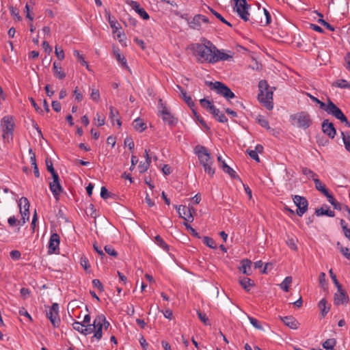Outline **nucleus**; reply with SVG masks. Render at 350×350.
I'll use <instances>...</instances> for the list:
<instances>
[{
	"mask_svg": "<svg viewBox=\"0 0 350 350\" xmlns=\"http://www.w3.org/2000/svg\"><path fill=\"white\" fill-rule=\"evenodd\" d=\"M215 46L206 38L202 40V43H195L191 46L193 54L200 62H207L213 64Z\"/></svg>",
	"mask_w": 350,
	"mask_h": 350,
	"instance_id": "1",
	"label": "nucleus"
},
{
	"mask_svg": "<svg viewBox=\"0 0 350 350\" xmlns=\"http://www.w3.org/2000/svg\"><path fill=\"white\" fill-rule=\"evenodd\" d=\"M193 152L198 157L199 163L202 166L204 172L210 176H213L215 172V168L213 167L214 160L208 149L204 146L197 145L195 146Z\"/></svg>",
	"mask_w": 350,
	"mask_h": 350,
	"instance_id": "2",
	"label": "nucleus"
},
{
	"mask_svg": "<svg viewBox=\"0 0 350 350\" xmlns=\"http://www.w3.org/2000/svg\"><path fill=\"white\" fill-rule=\"evenodd\" d=\"M259 93L258 99L267 109L271 110L273 107V88H270L265 80H261L258 83Z\"/></svg>",
	"mask_w": 350,
	"mask_h": 350,
	"instance_id": "3",
	"label": "nucleus"
},
{
	"mask_svg": "<svg viewBox=\"0 0 350 350\" xmlns=\"http://www.w3.org/2000/svg\"><path fill=\"white\" fill-rule=\"evenodd\" d=\"M323 110L327 114L332 115L336 119L339 120L341 122L344 123L346 126L350 127V122L345 116L343 112L338 108L330 99H328L327 103H325Z\"/></svg>",
	"mask_w": 350,
	"mask_h": 350,
	"instance_id": "4",
	"label": "nucleus"
},
{
	"mask_svg": "<svg viewBox=\"0 0 350 350\" xmlns=\"http://www.w3.org/2000/svg\"><path fill=\"white\" fill-rule=\"evenodd\" d=\"M206 83L211 90L215 91L217 94L224 97L227 100L233 98L235 96L232 90L220 81H206Z\"/></svg>",
	"mask_w": 350,
	"mask_h": 350,
	"instance_id": "5",
	"label": "nucleus"
},
{
	"mask_svg": "<svg viewBox=\"0 0 350 350\" xmlns=\"http://www.w3.org/2000/svg\"><path fill=\"white\" fill-rule=\"evenodd\" d=\"M2 137L5 142H9L12 139L14 124L11 116H7L2 118L1 122Z\"/></svg>",
	"mask_w": 350,
	"mask_h": 350,
	"instance_id": "6",
	"label": "nucleus"
},
{
	"mask_svg": "<svg viewBox=\"0 0 350 350\" xmlns=\"http://www.w3.org/2000/svg\"><path fill=\"white\" fill-rule=\"evenodd\" d=\"M293 124L299 128L308 129L312 124L310 115L305 111L297 113L291 116Z\"/></svg>",
	"mask_w": 350,
	"mask_h": 350,
	"instance_id": "7",
	"label": "nucleus"
},
{
	"mask_svg": "<svg viewBox=\"0 0 350 350\" xmlns=\"http://www.w3.org/2000/svg\"><path fill=\"white\" fill-rule=\"evenodd\" d=\"M29 202L25 197H22L18 201V207L22 218L18 221L20 226H23L29 219Z\"/></svg>",
	"mask_w": 350,
	"mask_h": 350,
	"instance_id": "8",
	"label": "nucleus"
},
{
	"mask_svg": "<svg viewBox=\"0 0 350 350\" xmlns=\"http://www.w3.org/2000/svg\"><path fill=\"white\" fill-rule=\"evenodd\" d=\"M235 1L234 10L237 12L240 18L245 21H247L250 16L248 10L250 5L247 3L246 0H235Z\"/></svg>",
	"mask_w": 350,
	"mask_h": 350,
	"instance_id": "9",
	"label": "nucleus"
},
{
	"mask_svg": "<svg viewBox=\"0 0 350 350\" xmlns=\"http://www.w3.org/2000/svg\"><path fill=\"white\" fill-rule=\"evenodd\" d=\"M59 304L53 303L48 310H46V315L49 319L54 327H58L60 325V318L59 316Z\"/></svg>",
	"mask_w": 350,
	"mask_h": 350,
	"instance_id": "10",
	"label": "nucleus"
},
{
	"mask_svg": "<svg viewBox=\"0 0 350 350\" xmlns=\"http://www.w3.org/2000/svg\"><path fill=\"white\" fill-rule=\"evenodd\" d=\"M293 200L297 207V214L301 217L308 210V203L307 200L304 197L298 195L294 196Z\"/></svg>",
	"mask_w": 350,
	"mask_h": 350,
	"instance_id": "11",
	"label": "nucleus"
},
{
	"mask_svg": "<svg viewBox=\"0 0 350 350\" xmlns=\"http://www.w3.org/2000/svg\"><path fill=\"white\" fill-rule=\"evenodd\" d=\"M49 188L54 198L56 200H58L61 193L63 191V188L60 185L58 175H54V177H53V181L49 184Z\"/></svg>",
	"mask_w": 350,
	"mask_h": 350,
	"instance_id": "12",
	"label": "nucleus"
},
{
	"mask_svg": "<svg viewBox=\"0 0 350 350\" xmlns=\"http://www.w3.org/2000/svg\"><path fill=\"white\" fill-rule=\"evenodd\" d=\"M232 54L233 53L231 51H228V53H226L225 50H219L215 46L213 64L217 63L220 61H228L232 59Z\"/></svg>",
	"mask_w": 350,
	"mask_h": 350,
	"instance_id": "13",
	"label": "nucleus"
},
{
	"mask_svg": "<svg viewBox=\"0 0 350 350\" xmlns=\"http://www.w3.org/2000/svg\"><path fill=\"white\" fill-rule=\"evenodd\" d=\"M209 23L208 18L202 14H197L194 16L193 19L189 23V27L194 29H200L201 27V23Z\"/></svg>",
	"mask_w": 350,
	"mask_h": 350,
	"instance_id": "14",
	"label": "nucleus"
},
{
	"mask_svg": "<svg viewBox=\"0 0 350 350\" xmlns=\"http://www.w3.org/2000/svg\"><path fill=\"white\" fill-rule=\"evenodd\" d=\"M60 243V238L57 233H53L49 239V253H55L56 250L59 249Z\"/></svg>",
	"mask_w": 350,
	"mask_h": 350,
	"instance_id": "15",
	"label": "nucleus"
},
{
	"mask_svg": "<svg viewBox=\"0 0 350 350\" xmlns=\"http://www.w3.org/2000/svg\"><path fill=\"white\" fill-rule=\"evenodd\" d=\"M322 131L324 134L327 135L329 137L334 138L336 131L332 122H329L328 120H324L322 122Z\"/></svg>",
	"mask_w": 350,
	"mask_h": 350,
	"instance_id": "16",
	"label": "nucleus"
},
{
	"mask_svg": "<svg viewBox=\"0 0 350 350\" xmlns=\"http://www.w3.org/2000/svg\"><path fill=\"white\" fill-rule=\"evenodd\" d=\"M176 209L180 216V217L183 218L184 220L188 222L193 221V216L191 213V211L189 208L186 206L179 205L176 206Z\"/></svg>",
	"mask_w": 350,
	"mask_h": 350,
	"instance_id": "17",
	"label": "nucleus"
},
{
	"mask_svg": "<svg viewBox=\"0 0 350 350\" xmlns=\"http://www.w3.org/2000/svg\"><path fill=\"white\" fill-rule=\"evenodd\" d=\"M160 113L162 116L163 120L169 125H174L176 124V119L170 113L167 108L162 106L160 109Z\"/></svg>",
	"mask_w": 350,
	"mask_h": 350,
	"instance_id": "18",
	"label": "nucleus"
},
{
	"mask_svg": "<svg viewBox=\"0 0 350 350\" xmlns=\"http://www.w3.org/2000/svg\"><path fill=\"white\" fill-rule=\"evenodd\" d=\"M337 293L334 295V303L336 305H340L347 303L349 301V297L347 293L342 289L341 287H338Z\"/></svg>",
	"mask_w": 350,
	"mask_h": 350,
	"instance_id": "19",
	"label": "nucleus"
},
{
	"mask_svg": "<svg viewBox=\"0 0 350 350\" xmlns=\"http://www.w3.org/2000/svg\"><path fill=\"white\" fill-rule=\"evenodd\" d=\"M100 321L101 320L100 319L95 318L93 323L92 324L94 328V334L92 338H96L97 340H100L103 336L102 329L103 327L102 326V324H100Z\"/></svg>",
	"mask_w": 350,
	"mask_h": 350,
	"instance_id": "20",
	"label": "nucleus"
},
{
	"mask_svg": "<svg viewBox=\"0 0 350 350\" xmlns=\"http://www.w3.org/2000/svg\"><path fill=\"white\" fill-rule=\"evenodd\" d=\"M109 119L112 123V124L114 125L115 122L117 123L118 127L120 128L122 125V122L120 121V119L119 118V112L118 111L114 108L112 106L109 107Z\"/></svg>",
	"mask_w": 350,
	"mask_h": 350,
	"instance_id": "21",
	"label": "nucleus"
},
{
	"mask_svg": "<svg viewBox=\"0 0 350 350\" xmlns=\"http://www.w3.org/2000/svg\"><path fill=\"white\" fill-rule=\"evenodd\" d=\"M241 265L239 267L240 271L247 275H250L252 273L251 271V265H252V261L248 259H244L241 261Z\"/></svg>",
	"mask_w": 350,
	"mask_h": 350,
	"instance_id": "22",
	"label": "nucleus"
},
{
	"mask_svg": "<svg viewBox=\"0 0 350 350\" xmlns=\"http://www.w3.org/2000/svg\"><path fill=\"white\" fill-rule=\"evenodd\" d=\"M212 113L214 116V118L221 123H226L228 122V119L226 117L225 114L220 111L219 109L215 107L214 109L212 108V111L210 112Z\"/></svg>",
	"mask_w": 350,
	"mask_h": 350,
	"instance_id": "23",
	"label": "nucleus"
},
{
	"mask_svg": "<svg viewBox=\"0 0 350 350\" xmlns=\"http://www.w3.org/2000/svg\"><path fill=\"white\" fill-rule=\"evenodd\" d=\"M282 321L291 329H295L297 328L298 322L293 317H280Z\"/></svg>",
	"mask_w": 350,
	"mask_h": 350,
	"instance_id": "24",
	"label": "nucleus"
},
{
	"mask_svg": "<svg viewBox=\"0 0 350 350\" xmlns=\"http://www.w3.org/2000/svg\"><path fill=\"white\" fill-rule=\"evenodd\" d=\"M53 70L56 78L63 79L66 77V73L62 70V67L57 62L53 63Z\"/></svg>",
	"mask_w": 350,
	"mask_h": 350,
	"instance_id": "25",
	"label": "nucleus"
},
{
	"mask_svg": "<svg viewBox=\"0 0 350 350\" xmlns=\"http://www.w3.org/2000/svg\"><path fill=\"white\" fill-rule=\"evenodd\" d=\"M239 284L246 291H250L251 287L254 285V282L249 278L239 279Z\"/></svg>",
	"mask_w": 350,
	"mask_h": 350,
	"instance_id": "26",
	"label": "nucleus"
},
{
	"mask_svg": "<svg viewBox=\"0 0 350 350\" xmlns=\"http://www.w3.org/2000/svg\"><path fill=\"white\" fill-rule=\"evenodd\" d=\"M319 308L321 310V315L323 317H325L326 314L329 312L330 306H327V301L325 298L322 299L318 304Z\"/></svg>",
	"mask_w": 350,
	"mask_h": 350,
	"instance_id": "27",
	"label": "nucleus"
},
{
	"mask_svg": "<svg viewBox=\"0 0 350 350\" xmlns=\"http://www.w3.org/2000/svg\"><path fill=\"white\" fill-rule=\"evenodd\" d=\"M133 126L139 132H142L146 129V124L139 118L133 121Z\"/></svg>",
	"mask_w": 350,
	"mask_h": 350,
	"instance_id": "28",
	"label": "nucleus"
},
{
	"mask_svg": "<svg viewBox=\"0 0 350 350\" xmlns=\"http://www.w3.org/2000/svg\"><path fill=\"white\" fill-rule=\"evenodd\" d=\"M178 90H180L182 97L185 101V103L188 105L189 107H191L194 105V103L190 96H187V92L179 85L177 86Z\"/></svg>",
	"mask_w": 350,
	"mask_h": 350,
	"instance_id": "29",
	"label": "nucleus"
},
{
	"mask_svg": "<svg viewBox=\"0 0 350 350\" xmlns=\"http://www.w3.org/2000/svg\"><path fill=\"white\" fill-rule=\"evenodd\" d=\"M114 55L117 62L122 68H129L125 57L119 53V51H114Z\"/></svg>",
	"mask_w": 350,
	"mask_h": 350,
	"instance_id": "30",
	"label": "nucleus"
},
{
	"mask_svg": "<svg viewBox=\"0 0 350 350\" xmlns=\"http://www.w3.org/2000/svg\"><path fill=\"white\" fill-rule=\"evenodd\" d=\"M107 21L110 25V27L113 29V33H116L118 30V23L117 20L111 16L109 13H107Z\"/></svg>",
	"mask_w": 350,
	"mask_h": 350,
	"instance_id": "31",
	"label": "nucleus"
},
{
	"mask_svg": "<svg viewBox=\"0 0 350 350\" xmlns=\"http://www.w3.org/2000/svg\"><path fill=\"white\" fill-rule=\"evenodd\" d=\"M315 213L317 216H323V215H327L328 217H333L335 216V213L334 211H332L330 209H324L323 208H320L319 209H317L315 211Z\"/></svg>",
	"mask_w": 350,
	"mask_h": 350,
	"instance_id": "32",
	"label": "nucleus"
},
{
	"mask_svg": "<svg viewBox=\"0 0 350 350\" xmlns=\"http://www.w3.org/2000/svg\"><path fill=\"white\" fill-rule=\"evenodd\" d=\"M314 183L315 184V188L321 192L323 195L328 194V191L325 188V185H323L321 180L319 179V178H315L314 180Z\"/></svg>",
	"mask_w": 350,
	"mask_h": 350,
	"instance_id": "33",
	"label": "nucleus"
},
{
	"mask_svg": "<svg viewBox=\"0 0 350 350\" xmlns=\"http://www.w3.org/2000/svg\"><path fill=\"white\" fill-rule=\"evenodd\" d=\"M336 340L334 338H329L323 343V347L325 350H334Z\"/></svg>",
	"mask_w": 350,
	"mask_h": 350,
	"instance_id": "34",
	"label": "nucleus"
},
{
	"mask_svg": "<svg viewBox=\"0 0 350 350\" xmlns=\"http://www.w3.org/2000/svg\"><path fill=\"white\" fill-rule=\"evenodd\" d=\"M291 282H292V277L287 276L284 278V280L280 284V287L285 292H288Z\"/></svg>",
	"mask_w": 350,
	"mask_h": 350,
	"instance_id": "35",
	"label": "nucleus"
},
{
	"mask_svg": "<svg viewBox=\"0 0 350 350\" xmlns=\"http://www.w3.org/2000/svg\"><path fill=\"white\" fill-rule=\"evenodd\" d=\"M200 103L202 105V107L205 108L209 112L212 111V108L214 109L215 107V106L212 103V102L206 98L200 99Z\"/></svg>",
	"mask_w": 350,
	"mask_h": 350,
	"instance_id": "36",
	"label": "nucleus"
},
{
	"mask_svg": "<svg viewBox=\"0 0 350 350\" xmlns=\"http://www.w3.org/2000/svg\"><path fill=\"white\" fill-rule=\"evenodd\" d=\"M257 122L263 128L270 129L269 121L262 116H258L256 118Z\"/></svg>",
	"mask_w": 350,
	"mask_h": 350,
	"instance_id": "37",
	"label": "nucleus"
},
{
	"mask_svg": "<svg viewBox=\"0 0 350 350\" xmlns=\"http://www.w3.org/2000/svg\"><path fill=\"white\" fill-rule=\"evenodd\" d=\"M341 135L345 147L350 152V135L348 133H345L344 132H342Z\"/></svg>",
	"mask_w": 350,
	"mask_h": 350,
	"instance_id": "38",
	"label": "nucleus"
},
{
	"mask_svg": "<svg viewBox=\"0 0 350 350\" xmlns=\"http://www.w3.org/2000/svg\"><path fill=\"white\" fill-rule=\"evenodd\" d=\"M302 173L303 174H304L305 176H306L308 177V178L309 179H312L313 180L318 178V175L314 173L313 171H312L309 168H307V167H304L302 169Z\"/></svg>",
	"mask_w": 350,
	"mask_h": 350,
	"instance_id": "39",
	"label": "nucleus"
},
{
	"mask_svg": "<svg viewBox=\"0 0 350 350\" xmlns=\"http://www.w3.org/2000/svg\"><path fill=\"white\" fill-rule=\"evenodd\" d=\"M155 243L163 250L167 251L168 250V245L163 241V239L159 236L155 237Z\"/></svg>",
	"mask_w": 350,
	"mask_h": 350,
	"instance_id": "40",
	"label": "nucleus"
},
{
	"mask_svg": "<svg viewBox=\"0 0 350 350\" xmlns=\"http://www.w3.org/2000/svg\"><path fill=\"white\" fill-rule=\"evenodd\" d=\"M317 14H318V16H319L321 17V18L317 20V22L319 23H320L321 25H322L324 27H325L329 31H334V27L332 26L330 24H329L327 22H326L324 19H323V14H322L319 13V12H317Z\"/></svg>",
	"mask_w": 350,
	"mask_h": 350,
	"instance_id": "41",
	"label": "nucleus"
},
{
	"mask_svg": "<svg viewBox=\"0 0 350 350\" xmlns=\"http://www.w3.org/2000/svg\"><path fill=\"white\" fill-rule=\"evenodd\" d=\"M334 85L340 88H349L350 84L345 79H340L334 83Z\"/></svg>",
	"mask_w": 350,
	"mask_h": 350,
	"instance_id": "42",
	"label": "nucleus"
},
{
	"mask_svg": "<svg viewBox=\"0 0 350 350\" xmlns=\"http://www.w3.org/2000/svg\"><path fill=\"white\" fill-rule=\"evenodd\" d=\"M222 170L225 173H227L228 174H229V176L232 178H235L237 176L236 172L232 167H230L228 164L224 165V169Z\"/></svg>",
	"mask_w": 350,
	"mask_h": 350,
	"instance_id": "43",
	"label": "nucleus"
},
{
	"mask_svg": "<svg viewBox=\"0 0 350 350\" xmlns=\"http://www.w3.org/2000/svg\"><path fill=\"white\" fill-rule=\"evenodd\" d=\"M250 323L257 329L262 330L263 327L261 325L260 321L254 317L248 316L247 317Z\"/></svg>",
	"mask_w": 350,
	"mask_h": 350,
	"instance_id": "44",
	"label": "nucleus"
},
{
	"mask_svg": "<svg viewBox=\"0 0 350 350\" xmlns=\"http://www.w3.org/2000/svg\"><path fill=\"white\" fill-rule=\"evenodd\" d=\"M208 9L211 12V13L213 14H214L215 16V17L217 18H218L220 21H221L223 23L226 24L227 25H228L230 27L232 26V25L228 21H227L219 13H218L213 9L211 8L210 7H208Z\"/></svg>",
	"mask_w": 350,
	"mask_h": 350,
	"instance_id": "45",
	"label": "nucleus"
},
{
	"mask_svg": "<svg viewBox=\"0 0 350 350\" xmlns=\"http://www.w3.org/2000/svg\"><path fill=\"white\" fill-rule=\"evenodd\" d=\"M203 242L206 246L211 248L215 249L217 247L215 241L211 237H204L203 238Z\"/></svg>",
	"mask_w": 350,
	"mask_h": 350,
	"instance_id": "46",
	"label": "nucleus"
},
{
	"mask_svg": "<svg viewBox=\"0 0 350 350\" xmlns=\"http://www.w3.org/2000/svg\"><path fill=\"white\" fill-rule=\"evenodd\" d=\"M90 98L95 102H98L99 100L100 92L98 89H96V88L91 89Z\"/></svg>",
	"mask_w": 350,
	"mask_h": 350,
	"instance_id": "47",
	"label": "nucleus"
},
{
	"mask_svg": "<svg viewBox=\"0 0 350 350\" xmlns=\"http://www.w3.org/2000/svg\"><path fill=\"white\" fill-rule=\"evenodd\" d=\"M46 165L47 170L51 174L53 177H54V175H58L53 167V165L51 159H46Z\"/></svg>",
	"mask_w": 350,
	"mask_h": 350,
	"instance_id": "48",
	"label": "nucleus"
},
{
	"mask_svg": "<svg viewBox=\"0 0 350 350\" xmlns=\"http://www.w3.org/2000/svg\"><path fill=\"white\" fill-rule=\"evenodd\" d=\"M337 245L340 249V252L349 260H350V250L347 247H345L340 245L339 242L337 243Z\"/></svg>",
	"mask_w": 350,
	"mask_h": 350,
	"instance_id": "49",
	"label": "nucleus"
},
{
	"mask_svg": "<svg viewBox=\"0 0 350 350\" xmlns=\"http://www.w3.org/2000/svg\"><path fill=\"white\" fill-rule=\"evenodd\" d=\"M85 327V325L83 324L81 322L79 321H75L72 323V327L75 330L79 332V333L82 334V332L83 331V327Z\"/></svg>",
	"mask_w": 350,
	"mask_h": 350,
	"instance_id": "50",
	"label": "nucleus"
},
{
	"mask_svg": "<svg viewBox=\"0 0 350 350\" xmlns=\"http://www.w3.org/2000/svg\"><path fill=\"white\" fill-rule=\"evenodd\" d=\"M75 57H76L81 62V64L83 66H86L88 67L87 62L84 59L83 55L79 53V51H74L73 52Z\"/></svg>",
	"mask_w": 350,
	"mask_h": 350,
	"instance_id": "51",
	"label": "nucleus"
},
{
	"mask_svg": "<svg viewBox=\"0 0 350 350\" xmlns=\"http://www.w3.org/2000/svg\"><path fill=\"white\" fill-rule=\"evenodd\" d=\"M55 53L59 60H62L65 57L64 50L57 46L55 47Z\"/></svg>",
	"mask_w": 350,
	"mask_h": 350,
	"instance_id": "52",
	"label": "nucleus"
},
{
	"mask_svg": "<svg viewBox=\"0 0 350 350\" xmlns=\"http://www.w3.org/2000/svg\"><path fill=\"white\" fill-rule=\"evenodd\" d=\"M96 318L100 319L101 320L100 324H102V326L103 327V328H105V329H107L109 328V327L110 326V324L106 320V318L104 315H103V314L98 315Z\"/></svg>",
	"mask_w": 350,
	"mask_h": 350,
	"instance_id": "53",
	"label": "nucleus"
},
{
	"mask_svg": "<svg viewBox=\"0 0 350 350\" xmlns=\"http://www.w3.org/2000/svg\"><path fill=\"white\" fill-rule=\"evenodd\" d=\"M104 249L105 252L111 256L116 257L118 255V253L115 251V250L111 245H105Z\"/></svg>",
	"mask_w": 350,
	"mask_h": 350,
	"instance_id": "54",
	"label": "nucleus"
},
{
	"mask_svg": "<svg viewBox=\"0 0 350 350\" xmlns=\"http://www.w3.org/2000/svg\"><path fill=\"white\" fill-rule=\"evenodd\" d=\"M94 332V326L92 325V324H89L88 325H85V327H83V331L82 332V334L86 336L88 334H90Z\"/></svg>",
	"mask_w": 350,
	"mask_h": 350,
	"instance_id": "55",
	"label": "nucleus"
},
{
	"mask_svg": "<svg viewBox=\"0 0 350 350\" xmlns=\"http://www.w3.org/2000/svg\"><path fill=\"white\" fill-rule=\"evenodd\" d=\"M327 198L328 202L334 206L335 208H339L338 207V203L336 202L335 198L332 195H331L329 192L328 194L324 195Z\"/></svg>",
	"mask_w": 350,
	"mask_h": 350,
	"instance_id": "56",
	"label": "nucleus"
},
{
	"mask_svg": "<svg viewBox=\"0 0 350 350\" xmlns=\"http://www.w3.org/2000/svg\"><path fill=\"white\" fill-rule=\"evenodd\" d=\"M80 264L85 270H87L90 267L89 260L84 256L81 257Z\"/></svg>",
	"mask_w": 350,
	"mask_h": 350,
	"instance_id": "57",
	"label": "nucleus"
},
{
	"mask_svg": "<svg viewBox=\"0 0 350 350\" xmlns=\"http://www.w3.org/2000/svg\"><path fill=\"white\" fill-rule=\"evenodd\" d=\"M329 273L331 279L332 280V281L334 283V284L336 285V286L337 288L341 287V285L340 284V283L338 282V281L337 280L336 275L334 273L333 270L332 269L329 271Z\"/></svg>",
	"mask_w": 350,
	"mask_h": 350,
	"instance_id": "58",
	"label": "nucleus"
},
{
	"mask_svg": "<svg viewBox=\"0 0 350 350\" xmlns=\"http://www.w3.org/2000/svg\"><path fill=\"white\" fill-rule=\"evenodd\" d=\"M92 285L94 287L97 288L100 291H104V286L98 279H94L92 280Z\"/></svg>",
	"mask_w": 350,
	"mask_h": 350,
	"instance_id": "59",
	"label": "nucleus"
},
{
	"mask_svg": "<svg viewBox=\"0 0 350 350\" xmlns=\"http://www.w3.org/2000/svg\"><path fill=\"white\" fill-rule=\"evenodd\" d=\"M247 152L252 159L255 160L257 162L260 161V159L256 151H255L254 150H247Z\"/></svg>",
	"mask_w": 350,
	"mask_h": 350,
	"instance_id": "60",
	"label": "nucleus"
},
{
	"mask_svg": "<svg viewBox=\"0 0 350 350\" xmlns=\"http://www.w3.org/2000/svg\"><path fill=\"white\" fill-rule=\"evenodd\" d=\"M143 19L147 20L150 18L149 14L148 12L144 9H138L137 12Z\"/></svg>",
	"mask_w": 350,
	"mask_h": 350,
	"instance_id": "61",
	"label": "nucleus"
},
{
	"mask_svg": "<svg viewBox=\"0 0 350 350\" xmlns=\"http://www.w3.org/2000/svg\"><path fill=\"white\" fill-rule=\"evenodd\" d=\"M10 256L13 260H18L21 258V254L18 250H12Z\"/></svg>",
	"mask_w": 350,
	"mask_h": 350,
	"instance_id": "62",
	"label": "nucleus"
},
{
	"mask_svg": "<svg viewBox=\"0 0 350 350\" xmlns=\"http://www.w3.org/2000/svg\"><path fill=\"white\" fill-rule=\"evenodd\" d=\"M95 120L97 122L98 126H103L105 124V118L103 117L100 113H97L96 115Z\"/></svg>",
	"mask_w": 350,
	"mask_h": 350,
	"instance_id": "63",
	"label": "nucleus"
},
{
	"mask_svg": "<svg viewBox=\"0 0 350 350\" xmlns=\"http://www.w3.org/2000/svg\"><path fill=\"white\" fill-rule=\"evenodd\" d=\"M345 68L350 72V52L345 55Z\"/></svg>",
	"mask_w": 350,
	"mask_h": 350,
	"instance_id": "64",
	"label": "nucleus"
}]
</instances>
